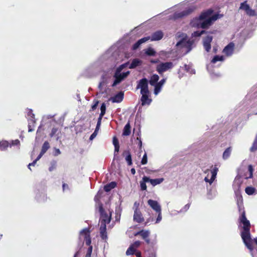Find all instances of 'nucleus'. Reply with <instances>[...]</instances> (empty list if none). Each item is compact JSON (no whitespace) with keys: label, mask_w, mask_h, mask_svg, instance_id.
I'll list each match as a JSON object with an SVG mask.
<instances>
[{"label":"nucleus","mask_w":257,"mask_h":257,"mask_svg":"<svg viewBox=\"0 0 257 257\" xmlns=\"http://www.w3.org/2000/svg\"><path fill=\"white\" fill-rule=\"evenodd\" d=\"M239 222L242 225V230L241 231L240 236L245 246L248 249L252 257L254 247L252 246V240L251 238L250 230L251 225L249 221L247 219L244 210L241 213L239 218Z\"/></svg>","instance_id":"f257e3e1"},{"label":"nucleus","mask_w":257,"mask_h":257,"mask_svg":"<svg viewBox=\"0 0 257 257\" xmlns=\"http://www.w3.org/2000/svg\"><path fill=\"white\" fill-rule=\"evenodd\" d=\"M213 11L211 9H209L201 13L200 15L195 18L193 23L196 25L200 26L202 29H206L212 24L213 21H216L218 19V15H214L210 17L213 13Z\"/></svg>","instance_id":"f03ea898"},{"label":"nucleus","mask_w":257,"mask_h":257,"mask_svg":"<svg viewBox=\"0 0 257 257\" xmlns=\"http://www.w3.org/2000/svg\"><path fill=\"white\" fill-rule=\"evenodd\" d=\"M148 83V79L146 78H143L138 82L136 88L141 89V93H150Z\"/></svg>","instance_id":"7ed1b4c3"},{"label":"nucleus","mask_w":257,"mask_h":257,"mask_svg":"<svg viewBox=\"0 0 257 257\" xmlns=\"http://www.w3.org/2000/svg\"><path fill=\"white\" fill-rule=\"evenodd\" d=\"M173 67V64L171 62H162L157 66L156 70L160 74H162L164 72L172 68Z\"/></svg>","instance_id":"20e7f679"},{"label":"nucleus","mask_w":257,"mask_h":257,"mask_svg":"<svg viewBox=\"0 0 257 257\" xmlns=\"http://www.w3.org/2000/svg\"><path fill=\"white\" fill-rule=\"evenodd\" d=\"M150 234L151 232L149 230L142 229L134 233V235L135 236L140 235L147 244H150L151 243L150 239Z\"/></svg>","instance_id":"39448f33"},{"label":"nucleus","mask_w":257,"mask_h":257,"mask_svg":"<svg viewBox=\"0 0 257 257\" xmlns=\"http://www.w3.org/2000/svg\"><path fill=\"white\" fill-rule=\"evenodd\" d=\"M130 74L129 71H127L126 72H123L122 73H115L114 75V77L115 78V80L112 84V86H115L119 83H120L124 78L126 77L128 75Z\"/></svg>","instance_id":"423d86ee"},{"label":"nucleus","mask_w":257,"mask_h":257,"mask_svg":"<svg viewBox=\"0 0 257 257\" xmlns=\"http://www.w3.org/2000/svg\"><path fill=\"white\" fill-rule=\"evenodd\" d=\"M80 235L84 236L85 241V244L87 245H90L91 243V238L90 236V230L89 228H85L80 232Z\"/></svg>","instance_id":"0eeeda50"},{"label":"nucleus","mask_w":257,"mask_h":257,"mask_svg":"<svg viewBox=\"0 0 257 257\" xmlns=\"http://www.w3.org/2000/svg\"><path fill=\"white\" fill-rule=\"evenodd\" d=\"M194 10L193 8H189L180 13H175L174 17L175 19H179L187 16L191 14Z\"/></svg>","instance_id":"6e6552de"},{"label":"nucleus","mask_w":257,"mask_h":257,"mask_svg":"<svg viewBox=\"0 0 257 257\" xmlns=\"http://www.w3.org/2000/svg\"><path fill=\"white\" fill-rule=\"evenodd\" d=\"M133 219L135 221L138 223H142L145 220L141 212L138 208L134 211Z\"/></svg>","instance_id":"1a4fd4ad"},{"label":"nucleus","mask_w":257,"mask_h":257,"mask_svg":"<svg viewBox=\"0 0 257 257\" xmlns=\"http://www.w3.org/2000/svg\"><path fill=\"white\" fill-rule=\"evenodd\" d=\"M111 220V216H108L106 213H101L100 217L101 226H106V224L109 223Z\"/></svg>","instance_id":"9d476101"},{"label":"nucleus","mask_w":257,"mask_h":257,"mask_svg":"<svg viewBox=\"0 0 257 257\" xmlns=\"http://www.w3.org/2000/svg\"><path fill=\"white\" fill-rule=\"evenodd\" d=\"M234 44L233 42L229 43L223 49V52L227 56H231L233 52Z\"/></svg>","instance_id":"9b49d317"},{"label":"nucleus","mask_w":257,"mask_h":257,"mask_svg":"<svg viewBox=\"0 0 257 257\" xmlns=\"http://www.w3.org/2000/svg\"><path fill=\"white\" fill-rule=\"evenodd\" d=\"M142 94V96L141 98V101L142 105H145L146 104L149 105L151 103L152 100L151 98H149L150 93H141Z\"/></svg>","instance_id":"f8f14e48"},{"label":"nucleus","mask_w":257,"mask_h":257,"mask_svg":"<svg viewBox=\"0 0 257 257\" xmlns=\"http://www.w3.org/2000/svg\"><path fill=\"white\" fill-rule=\"evenodd\" d=\"M148 203L150 206L156 212H160L161 211V206L157 201L149 199L148 201Z\"/></svg>","instance_id":"ddd939ff"},{"label":"nucleus","mask_w":257,"mask_h":257,"mask_svg":"<svg viewBox=\"0 0 257 257\" xmlns=\"http://www.w3.org/2000/svg\"><path fill=\"white\" fill-rule=\"evenodd\" d=\"M166 82V79H163L155 85L154 94L157 95L161 90L163 85Z\"/></svg>","instance_id":"4468645a"},{"label":"nucleus","mask_w":257,"mask_h":257,"mask_svg":"<svg viewBox=\"0 0 257 257\" xmlns=\"http://www.w3.org/2000/svg\"><path fill=\"white\" fill-rule=\"evenodd\" d=\"M163 36L164 34L161 31H157L152 34L150 39L152 41H159L162 39Z\"/></svg>","instance_id":"2eb2a0df"},{"label":"nucleus","mask_w":257,"mask_h":257,"mask_svg":"<svg viewBox=\"0 0 257 257\" xmlns=\"http://www.w3.org/2000/svg\"><path fill=\"white\" fill-rule=\"evenodd\" d=\"M123 92H119L115 95L113 97L111 98L112 102L119 103L121 102L123 99Z\"/></svg>","instance_id":"dca6fc26"},{"label":"nucleus","mask_w":257,"mask_h":257,"mask_svg":"<svg viewBox=\"0 0 257 257\" xmlns=\"http://www.w3.org/2000/svg\"><path fill=\"white\" fill-rule=\"evenodd\" d=\"M122 156L125 157V159L127 162V165L131 166L132 165V155L129 150L124 151L122 153Z\"/></svg>","instance_id":"f3484780"},{"label":"nucleus","mask_w":257,"mask_h":257,"mask_svg":"<svg viewBox=\"0 0 257 257\" xmlns=\"http://www.w3.org/2000/svg\"><path fill=\"white\" fill-rule=\"evenodd\" d=\"M100 235L102 240H106L107 239V235L106 232V226L100 227Z\"/></svg>","instance_id":"a211bd4d"},{"label":"nucleus","mask_w":257,"mask_h":257,"mask_svg":"<svg viewBox=\"0 0 257 257\" xmlns=\"http://www.w3.org/2000/svg\"><path fill=\"white\" fill-rule=\"evenodd\" d=\"M147 182H149V177L147 176H144L143 177L142 180L140 181V187L141 190L145 191L147 190Z\"/></svg>","instance_id":"6ab92c4d"},{"label":"nucleus","mask_w":257,"mask_h":257,"mask_svg":"<svg viewBox=\"0 0 257 257\" xmlns=\"http://www.w3.org/2000/svg\"><path fill=\"white\" fill-rule=\"evenodd\" d=\"M116 185L117 184L115 182H111L104 186V190L106 192H109L111 189L114 188Z\"/></svg>","instance_id":"aec40b11"},{"label":"nucleus","mask_w":257,"mask_h":257,"mask_svg":"<svg viewBox=\"0 0 257 257\" xmlns=\"http://www.w3.org/2000/svg\"><path fill=\"white\" fill-rule=\"evenodd\" d=\"M164 180L163 178H157V179H150L149 177V182L153 186H155L157 185L160 184L162 183Z\"/></svg>","instance_id":"412c9836"},{"label":"nucleus","mask_w":257,"mask_h":257,"mask_svg":"<svg viewBox=\"0 0 257 257\" xmlns=\"http://www.w3.org/2000/svg\"><path fill=\"white\" fill-rule=\"evenodd\" d=\"M211 168H212V169L211 171V183H212L214 180L215 179L217 175V173L218 171V169L216 165H215L214 167L213 166H211Z\"/></svg>","instance_id":"4be33fe9"},{"label":"nucleus","mask_w":257,"mask_h":257,"mask_svg":"<svg viewBox=\"0 0 257 257\" xmlns=\"http://www.w3.org/2000/svg\"><path fill=\"white\" fill-rule=\"evenodd\" d=\"M131 125L130 122H128L124 127L122 135L124 136H128L131 134Z\"/></svg>","instance_id":"5701e85b"},{"label":"nucleus","mask_w":257,"mask_h":257,"mask_svg":"<svg viewBox=\"0 0 257 257\" xmlns=\"http://www.w3.org/2000/svg\"><path fill=\"white\" fill-rule=\"evenodd\" d=\"M159 79V76L157 74H153L151 76L149 83L151 86H155Z\"/></svg>","instance_id":"b1692460"},{"label":"nucleus","mask_w":257,"mask_h":257,"mask_svg":"<svg viewBox=\"0 0 257 257\" xmlns=\"http://www.w3.org/2000/svg\"><path fill=\"white\" fill-rule=\"evenodd\" d=\"M142 64V61L138 59H134L129 66L130 69H134Z\"/></svg>","instance_id":"393cba45"},{"label":"nucleus","mask_w":257,"mask_h":257,"mask_svg":"<svg viewBox=\"0 0 257 257\" xmlns=\"http://www.w3.org/2000/svg\"><path fill=\"white\" fill-rule=\"evenodd\" d=\"M231 151H232V148L231 147H229L228 148H227L223 152V155H222V158L224 160H226L227 159L230 154H231Z\"/></svg>","instance_id":"a878e982"},{"label":"nucleus","mask_w":257,"mask_h":257,"mask_svg":"<svg viewBox=\"0 0 257 257\" xmlns=\"http://www.w3.org/2000/svg\"><path fill=\"white\" fill-rule=\"evenodd\" d=\"M10 144L7 141H2L0 142V150L2 151H5L9 147Z\"/></svg>","instance_id":"bb28decb"},{"label":"nucleus","mask_w":257,"mask_h":257,"mask_svg":"<svg viewBox=\"0 0 257 257\" xmlns=\"http://www.w3.org/2000/svg\"><path fill=\"white\" fill-rule=\"evenodd\" d=\"M50 148V145L48 142L46 141L43 144L41 152L43 153L44 154L47 151V150Z\"/></svg>","instance_id":"cd10ccee"},{"label":"nucleus","mask_w":257,"mask_h":257,"mask_svg":"<svg viewBox=\"0 0 257 257\" xmlns=\"http://www.w3.org/2000/svg\"><path fill=\"white\" fill-rule=\"evenodd\" d=\"M249 150L251 152H254L257 150V135L255 137V139Z\"/></svg>","instance_id":"c85d7f7f"},{"label":"nucleus","mask_w":257,"mask_h":257,"mask_svg":"<svg viewBox=\"0 0 257 257\" xmlns=\"http://www.w3.org/2000/svg\"><path fill=\"white\" fill-rule=\"evenodd\" d=\"M255 191V189L252 187H247L245 189V193L249 195H252Z\"/></svg>","instance_id":"c756f323"},{"label":"nucleus","mask_w":257,"mask_h":257,"mask_svg":"<svg viewBox=\"0 0 257 257\" xmlns=\"http://www.w3.org/2000/svg\"><path fill=\"white\" fill-rule=\"evenodd\" d=\"M223 60H224V57L223 56L216 55L212 59L211 63H215L217 61H222Z\"/></svg>","instance_id":"7c9ffc66"},{"label":"nucleus","mask_w":257,"mask_h":257,"mask_svg":"<svg viewBox=\"0 0 257 257\" xmlns=\"http://www.w3.org/2000/svg\"><path fill=\"white\" fill-rule=\"evenodd\" d=\"M136 251V249L130 245L126 251V254L127 255H133L135 254Z\"/></svg>","instance_id":"2f4dec72"},{"label":"nucleus","mask_w":257,"mask_h":257,"mask_svg":"<svg viewBox=\"0 0 257 257\" xmlns=\"http://www.w3.org/2000/svg\"><path fill=\"white\" fill-rule=\"evenodd\" d=\"M100 113L99 116H103L106 112V105L105 103H102L100 106Z\"/></svg>","instance_id":"473e14b6"},{"label":"nucleus","mask_w":257,"mask_h":257,"mask_svg":"<svg viewBox=\"0 0 257 257\" xmlns=\"http://www.w3.org/2000/svg\"><path fill=\"white\" fill-rule=\"evenodd\" d=\"M247 2L245 1L240 4V9L243 10L245 11V12L249 10V8H250L249 5L247 4Z\"/></svg>","instance_id":"72a5a7b5"},{"label":"nucleus","mask_w":257,"mask_h":257,"mask_svg":"<svg viewBox=\"0 0 257 257\" xmlns=\"http://www.w3.org/2000/svg\"><path fill=\"white\" fill-rule=\"evenodd\" d=\"M57 165V162L55 160H53L50 163V166L49 168V171L51 172L56 169Z\"/></svg>","instance_id":"f704fd0d"},{"label":"nucleus","mask_w":257,"mask_h":257,"mask_svg":"<svg viewBox=\"0 0 257 257\" xmlns=\"http://www.w3.org/2000/svg\"><path fill=\"white\" fill-rule=\"evenodd\" d=\"M248 170L249 173V176L246 177V178H252L253 177V168L251 165H249L248 166Z\"/></svg>","instance_id":"c9c22d12"},{"label":"nucleus","mask_w":257,"mask_h":257,"mask_svg":"<svg viewBox=\"0 0 257 257\" xmlns=\"http://www.w3.org/2000/svg\"><path fill=\"white\" fill-rule=\"evenodd\" d=\"M146 54L149 56H154L156 52L153 49L149 48L146 50Z\"/></svg>","instance_id":"e433bc0d"},{"label":"nucleus","mask_w":257,"mask_h":257,"mask_svg":"<svg viewBox=\"0 0 257 257\" xmlns=\"http://www.w3.org/2000/svg\"><path fill=\"white\" fill-rule=\"evenodd\" d=\"M88 246H89V247L87 250V252L85 255V257H91V253L92 252V248H93L92 246L91 245V244Z\"/></svg>","instance_id":"4c0bfd02"},{"label":"nucleus","mask_w":257,"mask_h":257,"mask_svg":"<svg viewBox=\"0 0 257 257\" xmlns=\"http://www.w3.org/2000/svg\"><path fill=\"white\" fill-rule=\"evenodd\" d=\"M246 13L247 15H248L249 16H254L256 15L255 11L250 9V8H249V10H248L246 12Z\"/></svg>","instance_id":"58836bf2"},{"label":"nucleus","mask_w":257,"mask_h":257,"mask_svg":"<svg viewBox=\"0 0 257 257\" xmlns=\"http://www.w3.org/2000/svg\"><path fill=\"white\" fill-rule=\"evenodd\" d=\"M212 36H207L203 40V43H207L211 44L212 41Z\"/></svg>","instance_id":"ea45409f"},{"label":"nucleus","mask_w":257,"mask_h":257,"mask_svg":"<svg viewBox=\"0 0 257 257\" xmlns=\"http://www.w3.org/2000/svg\"><path fill=\"white\" fill-rule=\"evenodd\" d=\"M141 242L139 240H137V241H135L131 245L136 249V248H138L141 245Z\"/></svg>","instance_id":"a19ab883"},{"label":"nucleus","mask_w":257,"mask_h":257,"mask_svg":"<svg viewBox=\"0 0 257 257\" xmlns=\"http://www.w3.org/2000/svg\"><path fill=\"white\" fill-rule=\"evenodd\" d=\"M203 46L205 50L207 52H209L211 49V44L207 43H203Z\"/></svg>","instance_id":"79ce46f5"},{"label":"nucleus","mask_w":257,"mask_h":257,"mask_svg":"<svg viewBox=\"0 0 257 257\" xmlns=\"http://www.w3.org/2000/svg\"><path fill=\"white\" fill-rule=\"evenodd\" d=\"M147 155L146 153H145L141 161V164L142 165H145L147 163Z\"/></svg>","instance_id":"37998d69"},{"label":"nucleus","mask_w":257,"mask_h":257,"mask_svg":"<svg viewBox=\"0 0 257 257\" xmlns=\"http://www.w3.org/2000/svg\"><path fill=\"white\" fill-rule=\"evenodd\" d=\"M205 33V31L204 30H202L201 31L199 32L198 31H195L193 33V36L194 37H199L202 34H204Z\"/></svg>","instance_id":"c03bdc74"},{"label":"nucleus","mask_w":257,"mask_h":257,"mask_svg":"<svg viewBox=\"0 0 257 257\" xmlns=\"http://www.w3.org/2000/svg\"><path fill=\"white\" fill-rule=\"evenodd\" d=\"M150 39H151V37L148 36V37H144V38L139 40V41L141 43V44H142L143 43L146 42L147 41H149V40H151Z\"/></svg>","instance_id":"a18cd8bd"},{"label":"nucleus","mask_w":257,"mask_h":257,"mask_svg":"<svg viewBox=\"0 0 257 257\" xmlns=\"http://www.w3.org/2000/svg\"><path fill=\"white\" fill-rule=\"evenodd\" d=\"M127 63L122 64L120 65L116 69L115 73H120V71L123 69V68L126 65Z\"/></svg>","instance_id":"49530a36"},{"label":"nucleus","mask_w":257,"mask_h":257,"mask_svg":"<svg viewBox=\"0 0 257 257\" xmlns=\"http://www.w3.org/2000/svg\"><path fill=\"white\" fill-rule=\"evenodd\" d=\"M57 132H58V128H56V127H53L52 129L51 132V133L49 135L50 137L51 138L53 137L56 134V133Z\"/></svg>","instance_id":"de8ad7c7"},{"label":"nucleus","mask_w":257,"mask_h":257,"mask_svg":"<svg viewBox=\"0 0 257 257\" xmlns=\"http://www.w3.org/2000/svg\"><path fill=\"white\" fill-rule=\"evenodd\" d=\"M141 45V43L140 42V41L138 40L136 43H135L133 46V50H136Z\"/></svg>","instance_id":"09e8293b"},{"label":"nucleus","mask_w":257,"mask_h":257,"mask_svg":"<svg viewBox=\"0 0 257 257\" xmlns=\"http://www.w3.org/2000/svg\"><path fill=\"white\" fill-rule=\"evenodd\" d=\"M141 45V43L140 42V41L138 40L136 43H135L133 46V50H136Z\"/></svg>","instance_id":"8fccbe9b"},{"label":"nucleus","mask_w":257,"mask_h":257,"mask_svg":"<svg viewBox=\"0 0 257 257\" xmlns=\"http://www.w3.org/2000/svg\"><path fill=\"white\" fill-rule=\"evenodd\" d=\"M98 103H99L98 100H95L94 101V104L91 106V109L92 110H94L96 108Z\"/></svg>","instance_id":"3c124183"},{"label":"nucleus","mask_w":257,"mask_h":257,"mask_svg":"<svg viewBox=\"0 0 257 257\" xmlns=\"http://www.w3.org/2000/svg\"><path fill=\"white\" fill-rule=\"evenodd\" d=\"M158 213V217L156 219V223H159L162 219V214H161V211L160 212H156Z\"/></svg>","instance_id":"603ef678"},{"label":"nucleus","mask_w":257,"mask_h":257,"mask_svg":"<svg viewBox=\"0 0 257 257\" xmlns=\"http://www.w3.org/2000/svg\"><path fill=\"white\" fill-rule=\"evenodd\" d=\"M113 144L114 146L119 145V142L116 137H114L113 138Z\"/></svg>","instance_id":"864d4df0"},{"label":"nucleus","mask_w":257,"mask_h":257,"mask_svg":"<svg viewBox=\"0 0 257 257\" xmlns=\"http://www.w3.org/2000/svg\"><path fill=\"white\" fill-rule=\"evenodd\" d=\"M61 154V151L59 149H55V152L54 155L57 156Z\"/></svg>","instance_id":"5fc2aeb1"},{"label":"nucleus","mask_w":257,"mask_h":257,"mask_svg":"<svg viewBox=\"0 0 257 257\" xmlns=\"http://www.w3.org/2000/svg\"><path fill=\"white\" fill-rule=\"evenodd\" d=\"M37 162V161H36V160H34L32 163H30V164L28 165V168H29V169L30 170H31V168H30V166H34L36 165V164Z\"/></svg>","instance_id":"6e6d98bb"},{"label":"nucleus","mask_w":257,"mask_h":257,"mask_svg":"<svg viewBox=\"0 0 257 257\" xmlns=\"http://www.w3.org/2000/svg\"><path fill=\"white\" fill-rule=\"evenodd\" d=\"M148 257H156V253L154 251H151L150 252H149Z\"/></svg>","instance_id":"4d7b16f0"},{"label":"nucleus","mask_w":257,"mask_h":257,"mask_svg":"<svg viewBox=\"0 0 257 257\" xmlns=\"http://www.w3.org/2000/svg\"><path fill=\"white\" fill-rule=\"evenodd\" d=\"M102 117H103V116H99V117L98 118V120H97V122L96 125L100 126L101 122V120H102Z\"/></svg>","instance_id":"13d9d810"},{"label":"nucleus","mask_w":257,"mask_h":257,"mask_svg":"<svg viewBox=\"0 0 257 257\" xmlns=\"http://www.w3.org/2000/svg\"><path fill=\"white\" fill-rule=\"evenodd\" d=\"M137 140H139V142L138 146H139L140 149H142V141L141 140V138H139V137H137Z\"/></svg>","instance_id":"bf43d9fd"},{"label":"nucleus","mask_w":257,"mask_h":257,"mask_svg":"<svg viewBox=\"0 0 257 257\" xmlns=\"http://www.w3.org/2000/svg\"><path fill=\"white\" fill-rule=\"evenodd\" d=\"M135 254L136 255L137 257H142V253L139 250L136 251L135 253Z\"/></svg>","instance_id":"052dcab7"},{"label":"nucleus","mask_w":257,"mask_h":257,"mask_svg":"<svg viewBox=\"0 0 257 257\" xmlns=\"http://www.w3.org/2000/svg\"><path fill=\"white\" fill-rule=\"evenodd\" d=\"M97 133L94 132L93 134L90 137V140H92L94 139L97 135Z\"/></svg>","instance_id":"680f3d73"},{"label":"nucleus","mask_w":257,"mask_h":257,"mask_svg":"<svg viewBox=\"0 0 257 257\" xmlns=\"http://www.w3.org/2000/svg\"><path fill=\"white\" fill-rule=\"evenodd\" d=\"M19 144H20V141L18 140H16L12 142L13 145H18Z\"/></svg>","instance_id":"e2e57ef3"},{"label":"nucleus","mask_w":257,"mask_h":257,"mask_svg":"<svg viewBox=\"0 0 257 257\" xmlns=\"http://www.w3.org/2000/svg\"><path fill=\"white\" fill-rule=\"evenodd\" d=\"M43 155H44V154L40 152V153L39 154V155L38 156V157H37V158L35 160L38 161V160H39L41 159V158Z\"/></svg>","instance_id":"0e129e2a"},{"label":"nucleus","mask_w":257,"mask_h":257,"mask_svg":"<svg viewBox=\"0 0 257 257\" xmlns=\"http://www.w3.org/2000/svg\"><path fill=\"white\" fill-rule=\"evenodd\" d=\"M28 115L31 116L32 117H34L35 115L33 113L32 110L30 109L28 112Z\"/></svg>","instance_id":"69168bd1"},{"label":"nucleus","mask_w":257,"mask_h":257,"mask_svg":"<svg viewBox=\"0 0 257 257\" xmlns=\"http://www.w3.org/2000/svg\"><path fill=\"white\" fill-rule=\"evenodd\" d=\"M150 62L152 63H154V64H156V63H157L159 62V59H155V60H153V59H151L150 60Z\"/></svg>","instance_id":"338daca9"},{"label":"nucleus","mask_w":257,"mask_h":257,"mask_svg":"<svg viewBox=\"0 0 257 257\" xmlns=\"http://www.w3.org/2000/svg\"><path fill=\"white\" fill-rule=\"evenodd\" d=\"M190 206V204L189 203L185 205L184 206V211L187 210L189 208Z\"/></svg>","instance_id":"774afa93"}]
</instances>
